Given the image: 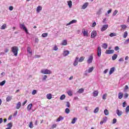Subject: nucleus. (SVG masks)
I'll use <instances>...</instances> for the list:
<instances>
[{
	"mask_svg": "<svg viewBox=\"0 0 129 129\" xmlns=\"http://www.w3.org/2000/svg\"><path fill=\"white\" fill-rule=\"evenodd\" d=\"M11 51L13 53L14 56H18V52H19V48L17 46H13L11 48Z\"/></svg>",
	"mask_w": 129,
	"mask_h": 129,
	"instance_id": "obj_1",
	"label": "nucleus"
},
{
	"mask_svg": "<svg viewBox=\"0 0 129 129\" xmlns=\"http://www.w3.org/2000/svg\"><path fill=\"white\" fill-rule=\"evenodd\" d=\"M41 73H42V74H51V73H52V72L50 71V70L43 69L41 70Z\"/></svg>",
	"mask_w": 129,
	"mask_h": 129,
	"instance_id": "obj_2",
	"label": "nucleus"
},
{
	"mask_svg": "<svg viewBox=\"0 0 129 129\" xmlns=\"http://www.w3.org/2000/svg\"><path fill=\"white\" fill-rule=\"evenodd\" d=\"M20 27L21 29H23L25 31L26 34H29V32H28V29H27V27L25 26V24H22L20 25Z\"/></svg>",
	"mask_w": 129,
	"mask_h": 129,
	"instance_id": "obj_3",
	"label": "nucleus"
},
{
	"mask_svg": "<svg viewBox=\"0 0 129 129\" xmlns=\"http://www.w3.org/2000/svg\"><path fill=\"white\" fill-rule=\"evenodd\" d=\"M93 60V56L92 55H91L88 59L87 60V63L88 64H91V63H92V61Z\"/></svg>",
	"mask_w": 129,
	"mask_h": 129,
	"instance_id": "obj_4",
	"label": "nucleus"
},
{
	"mask_svg": "<svg viewBox=\"0 0 129 129\" xmlns=\"http://www.w3.org/2000/svg\"><path fill=\"white\" fill-rule=\"evenodd\" d=\"M107 28H108V25L106 24L103 25L101 28V32H104V31H105L107 29Z\"/></svg>",
	"mask_w": 129,
	"mask_h": 129,
	"instance_id": "obj_5",
	"label": "nucleus"
},
{
	"mask_svg": "<svg viewBox=\"0 0 129 129\" xmlns=\"http://www.w3.org/2000/svg\"><path fill=\"white\" fill-rule=\"evenodd\" d=\"M97 55L98 57H100V56H101V48L100 46L98 47Z\"/></svg>",
	"mask_w": 129,
	"mask_h": 129,
	"instance_id": "obj_6",
	"label": "nucleus"
},
{
	"mask_svg": "<svg viewBox=\"0 0 129 129\" xmlns=\"http://www.w3.org/2000/svg\"><path fill=\"white\" fill-rule=\"evenodd\" d=\"M96 35H97V33L96 32V31H93L91 33V38H95V37H96Z\"/></svg>",
	"mask_w": 129,
	"mask_h": 129,
	"instance_id": "obj_7",
	"label": "nucleus"
},
{
	"mask_svg": "<svg viewBox=\"0 0 129 129\" xmlns=\"http://www.w3.org/2000/svg\"><path fill=\"white\" fill-rule=\"evenodd\" d=\"M21 106H22V103H21V102H18V103L16 104L15 108L16 109H20V108H21Z\"/></svg>",
	"mask_w": 129,
	"mask_h": 129,
	"instance_id": "obj_8",
	"label": "nucleus"
},
{
	"mask_svg": "<svg viewBox=\"0 0 129 129\" xmlns=\"http://www.w3.org/2000/svg\"><path fill=\"white\" fill-rule=\"evenodd\" d=\"M79 57H76V59L74 62V66H77L78 65V61H79Z\"/></svg>",
	"mask_w": 129,
	"mask_h": 129,
	"instance_id": "obj_9",
	"label": "nucleus"
},
{
	"mask_svg": "<svg viewBox=\"0 0 129 129\" xmlns=\"http://www.w3.org/2000/svg\"><path fill=\"white\" fill-rule=\"evenodd\" d=\"M106 54H113L114 53V50H107L105 52Z\"/></svg>",
	"mask_w": 129,
	"mask_h": 129,
	"instance_id": "obj_10",
	"label": "nucleus"
},
{
	"mask_svg": "<svg viewBox=\"0 0 129 129\" xmlns=\"http://www.w3.org/2000/svg\"><path fill=\"white\" fill-rule=\"evenodd\" d=\"M75 23H77V20H73L70 22L69 23L67 24V26H69L70 25H72V24H75Z\"/></svg>",
	"mask_w": 129,
	"mask_h": 129,
	"instance_id": "obj_11",
	"label": "nucleus"
},
{
	"mask_svg": "<svg viewBox=\"0 0 129 129\" xmlns=\"http://www.w3.org/2000/svg\"><path fill=\"white\" fill-rule=\"evenodd\" d=\"M116 114H117L118 116H120L121 114H122V111L117 109L116 110Z\"/></svg>",
	"mask_w": 129,
	"mask_h": 129,
	"instance_id": "obj_12",
	"label": "nucleus"
},
{
	"mask_svg": "<svg viewBox=\"0 0 129 129\" xmlns=\"http://www.w3.org/2000/svg\"><path fill=\"white\" fill-rule=\"evenodd\" d=\"M102 8H100L96 13L97 15H98V16L101 15V14H102Z\"/></svg>",
	"mask_w": 129,
	"mask_h": 129,
	"instance_id": "obj_13",
	"label": "nucleus"
},
{
	"mask_svg": "<svg viewBox=\"0 0 129 129\" xmlns=\"http://www.w3.org/2000/svg\"><path fill=\"white\" fill-rule=\"evenodd\" d=\"M115 68L114 67H112L110 69L109 74L110 75H111V74H112V73H113V72H114V70H115Z\"/></svg>",
	"mask_w": 129,
	"mask_h": 129,
	"instance_id": "obj_14",
	"label": "nucleus"
},
{
	"mask_svg": "<svg viewBox=\"0 0 129 129\" xmlns=\"http://www.w3.org/2000/svg\"><path fill=\"white\" fill-rule=\"evenodd\" d=\"M12 98L13 96H8L6 98V101H7V102H9L12 100Z\"/></svg>",
	"mask_w": 129,
	"mask_h": 129,
	"instance_id": "obj_15",
	"label": "nucleus"
},
{
	"mask_svg": "<svg viewBox=\"0 0 129 129\" xmlns=\"http://www.w3.org/2000/svg\"><path fill=\"white\" fill-rule=\"evenodd\" d=\"M64 119V117H62V116H59L58 118L56 119V121H61V120H63Z\"/></svg>",
	"mask_w": 129,
	"mask_h": 129,
	"instance_id": "obj_16",
	"label": "nucleus"
},
{
	"mask_svg": "<svg viewBox=\"0 0 129 129\" xmlns=\"http://www.w3.org/2000/svg\"><path fill=\"white\" fill-rule=\"evenodd\" d=\"M93 94V96L94 97H96V96H98V91H94Z\"/></svg>",
	"mask_w": 129,
	"mask_h": 129,
	"instance_id": "obj_17",
	"label": "nucleus"
},
{
	"mask_svg": "<svg viewBox=\"0 0 129 129\" xmlns=\"http://www.w3.org/2000/svg\"><path fill=\"white\" fill-rule=\"evenodd\" d=\"M122 97H123V93H122L121 92H119L118 93V98H119V99H121V98H122Z\"/></svg>",
	"mask_w": 129,
	"mask_h": 129,
	"instance_id": "obj_18",
	"label": "nucleus"
},
{
	"mask_svg": "<svg viewBox=\"0 0 129 129\" xmlns=\"http://www.w3.org/2000/svg\"><path fill=\"white\" fill-rule=\"evenodd\" d=\"M32 106H33V104H30L27 106V110L30 111L31 110V108H32Z\"/></svg>",
	"mask_w": 129,
	"mask_h": 129,
	"instance_id": "obj_19",
	"label": "nucleus"
},
{
	"mask_svg": "<svg viewBox=\"0 0 129 129\" xmlns=\"http://www.w3.org/2000/svg\"><path fill=\"white\" fill-rule=\"evenodd\" d=\"M116 58H117V54H114L112 56V60L113 61H114V60L116 59Z\"/></svg>",
	"mask_w": 129,
	"mask_h": 129,
	"instance_id": "obj_20",
	"label": "nucleus"
},
{
	"mask_svg": "<svg viewBox=\"0 0 129 129\" xmlns=\"http://www.w3.org/2000/svg\"><path fill=\"white\" fill-rule=\"evenodd\" d=\"M83 35H84V36L85 37V36L86 37H88V32L85 30L83 31Z\"/></svg>",
	"mask_w": 129,
	"mask_h": 129,
	"instance_id": "obj_21",
	"label": "nucleus"
},
{
	"mask_svg": "<svg viewBox=\"0 0 129 129\" xmlns=\"http://www.w3.org/2000/svg\"><path fill=\"white\" fill-rule=\"evenodd\" d=\"M62 46H66L67 45V40H64L62 41L61 43Z\"/></svg>",
	"mask_w": 129,
	"mask_h": 129,
	"instance_id": "obj_22",
	"label": "nucleus"
},
{
	"mask_svg": "<svg viewBox=\"0 0 129 129\" xmlns=\"http://www.w3.org/2000/svg\"><path fill=\"white\" fill-rule=\"evenodd\" d=\"M46 97L47 99H52V94H47L46 95Z\"/></svg>",
	"mask_w": 129,
	"mask_h": 129,
	"instance_id": "obj_23",
	"label": "nucleus"
},
{
	"mask_svg": "<svg viewBox=\"0 0 129 129\" xmlns=\"http://www.w3.org/2000/svg\"><path fill=\"white\" fill-rule=\"evenodd\" d=\"M88 3H85L84 4V5L83 6V10H85V9L86 8H87V7H88Z\"/></svg>",
	"mask_w": 129,
	"mask_h": 129,
	"instance_id": "obj_24",
	"label": "nucleus"
},
{
	"mask_svg": "<svg viewBox=\"0 0 129 129\" xmlns=\"http://www.w3.org/2000/svg\"><path fill=\"white\" fill-rule=\"evenodd\" d=\"M69 51L66 50L63 52V56H66L67 55H69Z\"/></svg>",
	"mask_w": 129,
	"mask_h": 129,
	"instance_id": "obj_25",
	"label": "nucleus"
},
{
	"mask_svg": "<svg viewBox=\"0 0 129 129\" xmlns=\"http://www.w3.org/2000/svg\"><path fill=\"white\" fill-rule=\"evenodd\" d=\"M68 5L69 8H72V1H69L68 2Z\"/></svg>",
	"mask_w": 129,
	"mask_h": 129,
	"instance_id": "obj_26",
	"label": "nucleus"
},
{
	"mask_svg": "<svg viewBox=\"0 0 129 129\" xmlns=\"http://www.w3.org/2000/svg\"><path fill=\"white\" fill-rule=\"evenodd\" d=\"M27 52L28 53H29V54H32V49H31V47H27Z\"/></svg>",
	"mask_w": 129,
	"mask_h": 129,
	"instance_id": "obj_27",
	"label": "nucleus"
},
{
	"mask_svg": "<svg viewBox=\"0 0 129 129\" xmlns=\"http://www.w3.org/2000/svg\"><path fill=\"white\" fill-rule=\"evenodd\" d=\"M104 113L105 115H108L109 114V112H108V110L107 109H105L104 111Z\"/></svg>",
	"mask_w": 129,
	"mask_h": 129,
	"instance_id": "obj_28",
	"label": "nucleus"
},
{
	"mask_svg": "<svg viewBox=\"0 0 129 129\" xmlns=\"http://www.w3.org/2000/svg\"><path fill=\"white\" fill-rule=\"evenodd\" d=\"M94 69V68L93 67L90 68L89 69V70H88V73H91V72H92V71H93Z\"/></svg>",
	"mask_w": 129,
	"mask_h": 129,
	"instance_id": "obj_29",
	"label": "nucleus"
},
{
	"mask_svg": "<svg viewBox=\"0 0 129 129\" xmlns=\"http://www.w3.org/2000/svg\"><path fill=\"white\" fill-rule=\"evenodd\" d=\"M99 111V108L97 107L94 110V113H97V112H98Z\"/></svg>",
	"mask_w": 129,
	"mask_h": 129,
	"instance_id": "obj_30",
	"label": "nucleus"
},
{
	"mask_svg": "<svg viewBox=\"0 0 129 129\" xmlns=\"http://www.w3.org/2000/svg\"><path fill=\"white\" fill-rule=\"evenodd\" d=\"M40 11H42V7L41 6H38L37 8V13H40Z\"/></svg>",
	"mask_w": 129,
	"mask_h": 129,
	"instance_id": "obj_31",
	"label": "nucleus"
},
{
	"mask_svg": "<svg viewBox=\"0 0 129 129\" xmlns=\"http://www.w3.org/2000/svg\"><path fill=\"white\" fill-rule=\"evenodd\" d=\"M76 120H77V118L74 117L72 120V123H73V124H74V123L76 122Z\"/></svg>",
	"mask_w": 129,
	"mask_h": 129,
	"instance_id": "obj_32",
	"label": "nucleus"
},
{
	"mask_svg": "<svg viewBox=\"0 0 129 129\" xmlns=\"http://www.w3.org/2000/svg\"><path fill=\"white\" fill-rule=\"evenodd\" d=\"M65 112L66 113H67V114L70 113V109H69V108H67L65 110Z\"/></svg>",
	"mask_w": 129,
	"mask_h": 129,
	"instance_id": "obj_33",
	"label": "nucleus"
},
{
	"mask_svg": "<svg viewBox=\"0 0 129 129\" xmlns=\"http://www.w3.org/2000/svg\"><path fill=\"white\" fill-rule=\"evenodd\" d=\"M6 84V80L3 81L2 82H0L1 86H4Z\"/></svg>",
	"mask_w": 129,
	"mask_h": 129,
	"instance_id": "obj_34",
	"label": "nucleus"
},
{
	"mask_svg": "<svg viewBox=\"0 0 129 129\" xmlns=\"http://www.w3.org/2000/svg\"><path fill=\"white\" fill-rule=\"evenodd\" d=\"M102 48H103L104 49H107V44L106 43L103 44Z\"/></svg>",
	"mask_w": 129,
	"mask_h": 129,
	"instance_id": "obj_35",
	"label": "nucleus"
},
{
	"mask_svg": "<svg viewBox=\"0 0 129 129\" xmlns=\"http://www.w3.org/2000/svg\"><path fill=\"white\" fill-rule=\"evenodd\" d=\"M106 96H107V94H104L103 95L102 99H103V100H105V99H106Z\"/></svg>",
	"mask_w": 129,
	"mask_h": 129,
	"instance_id": "obj_36",
	"label": "nucleus"
},
{
	"mask_svg": "<svg viewBox=\"0 0 129 129\" xmlns=\"http://www.w3.org/2000/svg\"><path fill=\"white\" fill-rule=\"evenodd\" d=\"M84 92V89H80L78 91V93H83V92Z\"/></svg>",
	"mask_w": 129,
	"mask_h": 129,
	"instance_id": "obj_37",
	"label": "nucleus"
},
{
	"mask_svg": "<svg viewBox=\"0 0 129 129\" xmlns=\"http://www.w3.org/2000/svg\"><path fill=\"white\" fill-rule=\"evenodd\" d=\"M7 126H8V127H10V128H11V127H13V123L10 122V123H8V124H7Z\"/></svg>",
	"mask_w": 129,
	"mask_h": 129,
	"instance_id": "obj_38",
	"label": "nucleus"
},
{
	"mask_svg": "<svg viewBox=\"0 0 129 129\" xmlns=\"http://www.w3.org/2000/svg\"><path fill=\"white\" fill-rule=\"evenodd\" d=\"M111 11H112V10L111 9H110L107 11V13H105L106 17H108V14H110V13H111Z\"/></svg>",
	"mask_w": 129,
	"mask_h": 129,
	"instance_id": "obj_39",
	"label": "nucleus"
},
{
	"mask_svg": "<svg viewBox=\"0 0 129 129\" xmlns=\"http://www.w3.org/2000/svg\"><path fill=\"white\" fill-rule=\"evenodd\" d=\"M110 37H115L116 36V34L114 33H111L109 34Z\"/></svg>",
	"mask_w": 129,
	"mask_h": 129,
	"instance_id": "obj_40",
	"label": "nucleus"
},
{
	"mask_svg": "<svg viewBox=\"0 0 129 129\" xmlns=\"http://www.w3.org/2000/svg\"><path fill=\"white\" fill-rule=\"evenodd\" d=\"M65 97H66L65 95H62L60 96V100H63V99H65Z\"/></svg>",
	"mask_w": 129,
	"mask_h": 129,
	"instance_id": "obj_41",
	"label": "nucleus"
},
{
	"mask_svg": "<svg viewBox=\"0 0 129 129\" xmlns=\"http://www.w3.org/2000/svg\"><path fill=\"white\" fill-rule=\"evenodd\" d=\"M7 28V24H4L2 27H1V29L2 30H5Z\"/></svg>",
	"mask_w": 129,
	"mask_h": 129,
	"instance_id": "obj_42",
	"label": "nucleus"
},
{
	"mask_svg": "<svg viewBox=\"0 0 129 129\" xmlns=\"http://www.w3.org/2000/svg\"><path fill=\"white\" fill-rule=\"evenodd\" d=\"M42 37H43V38H46V37H48V33H43L42 34Z\"/></svg>",
	"mask_w": 129,
	"mask_h": 129,
	"instance_id": "obj_43",
	"label": "nucleus"
},
{
	"mask_svg": "<svg viewBox=\"0 0 129 129\" xmlns=\"http://www.w3.org/2000/svg\"><path fill=\"white\" fill-rule=\"evenodd\" d=\"M68 94L69 95H70V96H72V95H73V94L72 93V91H68Z\"/></svg>",
	"mask_w": 129,
	"mask_h": 129,
	"instance_id": "obj_44",
	"label": "nucleus"
},
{
	"mask_svg": "<svg viewBox=\"0 0 129 129\" xmlns=\"http://www.w3.org/2000/svg\"><path fill=\"white\" fill-rule=\"evenodd\" d=\"M84 58L83 56L81 57L79 60V62H82L84 60Z\"/></svg>",
	"mask_w": 129,
	"mask_h": 129,
	"instance_id": "obj_45",
	"label": "nucleus"
},
{
	"mask_svg": "<svg viewBox=\"0 0 129 129\" xmlns=\"http://www.w3.org/2000/svg\"><path fill=\"white\" fill-rule=\"evenodd\" d=\"M127 37V32L125 31L123 34V38H126Z\"/></svg>",
	"mask_w": 129,
	"mask_h": 129,
	"instance_id": "obj_46",
	"label": "nucleus"
},
{
	"mask_svg": "<svg viewBox=\"0 0 129 129\" xmlns=\"http://www.w3.org/2000/svg\"><path fill=\"white\" fill-rule=\"evenodd\" d=\"M125 111H126V113H128V112H129V106H127L126 107Z\"/></svg>",
	"mask_w": 129,
	"mask_h": 129,
	"instance_id": "obj_47",
	"label": "nucleus"
},
{
	"mask_svg": "<svg viewBox=\"0 0 129 129\" xmlns=\"http://www.w3.org/2000/svg\"><path fill=\"white\" fill-rule=\"evenodd\" d=\"M30 128H33V122H30L29 125Z\"/></svg>",
	"mask_w": 129,
	"mask_h": 129,
	"instance_id": "obj_48",
	"label": "nucleus"
},
{
	"mask_svg": "<svg viewBox=\"0 0 129 129\" xmlns=\"http://www.w3.org/2000/svg\"><path fill=\"white\" fill-rule=\"evenodd\" d=\"M47 78H48V76H47V75H44V76L43 77L42 80H43V81L46 80Z\"/></svg>",
	"mask_w": 129,
	"mask_h": 129,
	"instance_id": "obj_49",
	"label": "nucleus"
},
{
	"mask_svg": "<svg viewBox=\"0 0 129 129\" xmlns=\"http://www.w3.org/2000/svg\"><path fill=\"white\" fill-rule=\"evenodd\" d=\"M66 106H67V107H70V102H67V104L66 105Z\"/></svg>",
	"mask_w": 129,
	"mask_h": 129,
	"instance_id": "obj_50",
	"label": "nucleus"
},
{
	"mask_svg": "<svg viewBox=\"0 0 129 129\" xmlns=\"http://www.w3.org/2000/svg\"><path fill=\"white\" fill-rule=\"evenodd\" d=\"M36 93H37V90H34L32 92V95H35V94H36Z\"/></svg>",
	"mask_w": 129,
	"mask_h": 129,
	"instance_id": "obj_51",
	"label": "nucleus"
},
{
	"mask_svg": "<svg viewBox=\"0 0 129 129\" xmlns=\"http://www.w3.org/2000/svg\"><path fill=\"white\" fill-rule=\"evenodd\" d=\"M127 97H128V94L125 93L124 95V98L126 99Z\"/></svg>",
	"mask_w": 129,
	"mask_h": 129,
	"instance_id": "obj_52",
	"label": "nucleus"
},
{
	"mask_svg": "<svg viewBox=\"0 0 129 129\" xmlns=\"http://www.w3.org/2000/svg\"><path fill=\"white\" fill-rule=\"evenodd\" d=\"M118 12V11L117 10H115L113 13V16H115L117 14Z\"/></svg>",
	"mask_w": 129,
	"mask_h": 129,
	"instance_id": "obj_53",
	"label": "nucleus"
},
{
	"mask_svg": "<svg viewBox=\"0 0 129 129\" xmlns=\"http://www.w3.org/2000/svg\"><path fill=\"white\" fill-rule=\"evenodd\" d=\"M53 50L54 51H57V50H58V47H57V46H54V47H53Z\"/></svg>",
	"mask_w": 129,
	"mask_h": 129,
	"instance_id": "obj_54",
	"label": "nucleus"
},
{
	"mask_svg": "<svg viewBox=\"0 0 129 129\" xmlns=\"http://www.w3.org/2000/svg\"><path fill=\"white\" fill-rule=\"evenodd\" d=\"M114 50L115 51H118V50H119V47H118V46H116L114 48Z\"/></svg>",
	"mask_w": 129,
	"mask_h": 129,
	"instance_id": "obj_55",
	"label": "nucleus"
},
{
	"mask_svg": "<svg viewBox=\"0 0 129 129\" xmlns=\"http://www.w3.org/2000/svg\"><path fill=\"white\" fill-rule=\"evenodd\" d=\"M9 10L10 11H13L14 10V7L13 6L9 7Z\"/></svg>",
	"mask_w": 129,
	"mask_h": 129,
	"instance_id": "obj_56",
	"label": "nucleus"
},
{
	"mask_svg": "<svg viewBox=\"0 0 129 129\" xmlns=\"http://www.w3.org/2000/svg\"><path fill=\"white\" fill-rule=\"evenodd\" d=\"M121 27L122 29H125V28H126V26H125V25H121Z\"/></svg>",
	"mask_w": 129,
	"mask_h": 129,
	"instance_id": "obj_57",
	"label": "nucleus"
},
{
	"mask_svg": "<svg viewBox=\"0 0 129 129\" xmlns=\"http://www.w3.org/2000/svg\"><path fill=\"white\" fill-rule=\"evenodd\" d=\"M106 120H107V117H105L104 118H103V121L105 123L106 122Z\"/></svg>",
	"mask_w": 129,
	"mask_h": 129,
	"instance_id": "obj_58",
	"label": "nucleus"
},
{
	"mask_svg": "<svg viewBox=\"0 0 129 129\" xmlns=\"http://www.w3.org/2000/svg\"><path fill=\"white\" fill-rule=\"evenodd\" d=\"M56 126H57V124H53L52 125L51 127H52V128H55V127H56Z\"/></svg>",
	"mask_w": 129,
	"mask_h": 129,
	"instance_id": "obj_59",
	"label": "nucleus"
},
{
	"mask_svg": "<svg viewBox=\"0 0 129 129\" xmlns=\"http://www.w3.org/2000/svg\"><path fill=\"white\" fill-rule=\"evenodd\" d=\"M127 89H128V86H127V85L125 86L124 90V91L127 90Z\"/></svg>",
	"mask_w": 129,
	"mask_h": 129,
	"instance_id": "obj_60",
	"label": "nucleus"
},
{
	"mask_svg": "<svg viewBox=\"0 0 129 129\" xmlns=\"http://www.w3.org/2000/svg\"><path fill=\"white\" fill-rule=\"evenodd\" d=\"M112 123H113V124L116 123V118H114V119H113Z\"/></svg>",
	"mask_w": 129,
	"mask_h": 129,
	"instance_id": "obj_61",
	"label": "nucleus"
},
{
	"mask_svg": "<svg viewBox=\"0 0 129 129\" xmlns=\"http://www.w3.org/2000/svg\"><path fill=\"white\" fill-rule=\"evenodd\" d=\"M126 104V102H124L122 103V106L123 107H125V105Z\"/></svg>",
	"mask_w": 129,
	"mask_h": 129,
	"instance_id": "obj_62",
	"label": "nucleus"
},
{
	"mask_svg": "<svg viewBox=\"0 0 129 129\" xmlns=\"http://www.w3.org/2000/svg\"><path fill=\"white\" fill-rule=\"evenodd\" d=\"M27 102H28V100H26L25 102H24L22 103V105L24 106L27 103Z\"/></svg>",
	"mask_w": 129,
	"mask_h": 129,
	"instance_id": "obj_63",
	"label": "nucleus"
},
{
	"mask_svg": "<svg viewBox=\"0 0 129 129\" xmlns=\"http://www.w3.org/2000/svg\"><path fill=\"white\" fill-rule=\"evenodd\" d=\"M129 42V39L126 40L124 42V44H127V42Z\"/></svg>",
	"mask_w": 129,
	"mask_h": 129,
	"instance_id": "obj_64",
	"label": "nucleus"
}]
</instances>
